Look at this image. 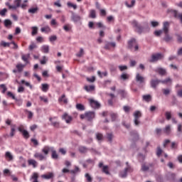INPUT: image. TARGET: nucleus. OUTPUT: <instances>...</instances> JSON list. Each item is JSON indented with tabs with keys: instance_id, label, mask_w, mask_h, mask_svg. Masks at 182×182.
<instances>
[{
	"instance_id": "6ab92c4d",
	"label": "nucleus",
	"mask_w": 182,
	"mask_h": 182,
	"mask_svg": "<svg viewBox=\"0 0 182 182\" xmlns=\"http://www.w3.org/2000/svg\"><path fill=\"white\" fill-rule=\"evenodd\" d=\"M51 157L54 160H58V159H59V155H58V152H56V150H55V148L53 147L51 149Z\"/></svg>"
},
{
	"instance_id": "680f3d73",
	"label": "nucleus",
	"mask_w": 182,
	"mask_h": 182,
	"mask_svg": "<svg viewBox=\"0 0 182 182\" xmlns=\"http://www.w3.org/2000/svg\"><path fill=\"white\" fill-rule=\"evenodd\" d=\"M8 12V10L6 9H3L1 11H0V15L1 16H5V15H6V13Z\"/></svg>"
},
{
	"instance_id": "c03bdc74",
	"label": "nucleus",
	"mask_w": 182,
	"mask_h": 182,
	"mask_svg": "<svg viewBox=\"0 0 182 182\" xmlns=\"http://www.w3.org/2000/svg\"><path fill=\"white\" fill-rule=\"evenodd\" d=\"M135 4H136V0H132L131 4H129V3H127V1L125 2V5H126V6H127V8H133V6H134Z\"/></svg>"
},
{
	"instance_id": "0eeeda50",
	"label": "nucleus",
	"mask_w": 182,
	"mask_h": 182,
	"mask_svg": "<svg viewBox=\"0 0 182 182\" xmlns=\"http://www.w3.org/2000/svg\"><path fill=\"white\" fill-rule=\"evenodd\" d=\"M63 120H65L67 124H70L72 123V120H73V117L69 115L68 113L65 112L62 116Z\"/></svg>"
},
{
	"instance_id": "3c124183",
	"label": "nucleus",
	"mask_w": 182,
	"mask_h": 182,
	"mask_svg": "<svg viewBox=\"0 0 182 182\" xmlns=\"http://www.w3.org/2000/svg\"><path fill=\"white\" fill-rule=\"evenodd\" d=\"M165 117H166V120L171 119V112H168V111L166 112Z\"/></svg>"
},
{
	"instance_id": "13d9d810",
	"label": "nucleus",
	"mask_w": 182,
	"mask_h": 182,
	"mask_svg": "<svg viewBox=\"0 0 182 182\" xmlns=\"http://www.w3.org/2000/svg\"><path fill=\"white\" fill-rule=\"evenodd\" d=\"M26 113H28V119H31L32 117H33V112L31 111H29L28 109L26 110Z\"/></svg>"
},
{
	"instance_id": "39448f33",
	"label": "nucleus",
	"mask_w": 182,
	"mask_h": 182,
	"mask_svg": "<svg viewBox=\"0 0 182 182\" xmlns=\"http://www.w3.org/2000/svg\"><path fill=\"white\" fill-rule=\"evenodd\" d=\"M164 55L161 53H156L152 54L151 59L149 60L151 63H154V62H157L158 60H161L163 59Z\"/></svg>"
},
{
	"instance_id": "774afa93",
	"label": "nucleus",
	"mask_w": 182,
	"mask_h": 182,
	"mask_svg": "<svg viewBox=\"0 0 182 182\" xmlns=\"http://www.w3.org/2000/svg\"><path fill=\"white\" fill-rule=\"evenodd\" d=\"M171 148L172 149V150H176V149H177V143L171 142Z\"/></svg>"
},
{
	"instance_id": "79ce46f5",
	"label": "nucleus",
	"mask_w": 182,
	"mask_h": 182,
	"mask_svg": "<svg viewBox=\"0 0 182 182\" xmlns=\"http://www.w3.org/2000/svg\"><path fill=\"white\" fill-rule=\"evenodd\" d=\"M11 26H12V21H11V20L6 19L4 21V26H6V28H11Z\"/></svg>"
},
{
	"instance_id": "393cba45",
	"label": "nucleus",
	"mask_w": 182,
	"mask_h": 182,
	"mask_svg": "<svg viewBox=\"0 0 182 182\" xmlns=\"http://www.w3.org/2000/svg\"><path fill=\"white\" fill-rule=\"evenodd\" d=\"M41 31L43 33H49V32H50L51 29H50V27H49V26H46L41 28Z\"/></svg>"
},
{
	"instance_id": "ddd939ff",
	"label": "nucleus",
	"mask_w": 182,
	"mask_h": 182,
	"mask_svg": "<svg viewBox=\"0 0 182 182\" xmlns=\"http://www.w3.org/2000/svg\"><path fill=\"white\" fill-rule=\"evenodd\" d=\"M53 148V146H45L42 149L41 151L42 153L44 154V156H48V154H49V151H52V149Z\"/></svg>"
},
{
	"instance_id": "e433bc0d",
	"label": "nucleus",
	"mask_w": 182,
	"mask_h": 182,
	"mask_svg": "<svg viewBox=\"0 0 182 182\" xmlns=\"http://www.w3.org/2000/svg\"><path fill=\"white\" fill-rule=\"evenodd\" d=\"M119 95H121L122 99H124V97H127V92L124 90H119L118 91Z\"/></svg>"
},
{
	"instance_id": "cd10ccee",
	"label": "nucleus",
	"mask_w": 182,
	"mask_h": 182,
	"mask_svg": "<svg viewBox=\"0 0 182 182\" xmlns=\"http://www.w3.org/2000/svg\"><path fill=\"white\" fill-rule=\"evenodd\" d=\"M42 178H45L46 180H50V178H53V173H48L47 174H43L41 176Z\"/></svg>"
},
{
	"instance_id": "f3484780",
	"label": "nucleus",
	"mask_w": 182,
	"mask_h": 182,
	"mask_svg": "<svg viewBox=\"0 0 182 182\" xmlns=\"http://www.w3.org/2000/svg\"><path fill=\"white\" fill-rule=\"evenodd\" d=\"M136 82H139L141 85V83H144V77L141 76L139 73H137L136 75Z\"/></svg>"
},
{
	"instance_id": "0e129e2a",
	"label": "nucleus",
	"mask_w": 182,
	"mask_h": 182,
	"mask_svg": "<svg viewBox=\"0 0 182 182\" xmlns=\"http://www.w3.org/2000/svg\"><path fill=\"white\" fill-rule=\"evenodd\" d=\"M118 68H119L120 72H123V70H127V65H119Z\"/></svg>"
},
{
	"instance_id": "69168bd1",
	"label": "nucleus",
	"mask_w": 182,
	"mask_h": 182,
	"mask_svg": "<svg viewBox=\"0 0 182 182\" xmlns=\"http://www.w3.org/2000/svg\"><path fill=\"white\" fill-rule=\"evenodd\" d=\"M39 99L40 100H41V102H44V103H48V97H46L40 96Z\"/></svg>"
},
{
	"instance_id": "1a4fd4ad",
	"label": "nucleus",
	"mask_w": 182,
	"mask_h": 182,
	"mask_svg": "<svg viewBox=\"0 0 182 182\" xmlns=\"http://www.w3.org/2000/svg\"><path fill=\"white\" fill-rule=\"evenodd\" d=\"M89 102L90 105L91 106V107H92V109H100V103H99V102L93 99H90Z\"/></svg>"
},
{
	"instance_id": "f03ea898",
	"label": "nucleus",
	"mask_w": 182,
	"mask_h": 182,
	"mask_svg": "<svg viewBox=\"0 0 182 182\" xmlns=\"http://www.w3.org/2000/svg\"><path fill=\"white\" fill-rule=\"evenodd\" d=\"M168 82H171V79L167 78L166 80H160L159 79H152L150 81V85H151V87H152V89H157V86H159L160 83L166 84Z\"/></svg>"
},
{
	"instance_id": "423d86ee",
	"label": "nucleus",
	"mask_w": 182,
	"mask_h": 182,
	"mask_svg": "<svg viewBox=\"0 0 182 182\" xmlns=\"http://www.w3.org/2000/svg\"><path fill=\"white\" fill-rule=\"evenodd\" d=\"M128 48H129V49H133L134 48V50H139V45L136 39L132 38L128 42Z\"/></svg>"
},
{
	"instance_id": "c85d7f7f",
	"label": "nucleus",
	"mask_w": 182,
	"mask_h": 182,
	"mask_svg": "<svg viewBox=\"0 0 182 182\" xmlns=\"http://www.w3.org/2000/svg\"><path fill=\"white\" fill-rule=\"evenodd\" d=\"M66 95L63 94L60 98H58V102L60 103L63 102L65 105H68V99L65 98Z\"/></svg>"
},
{
	"instance_id": "f257e3e1",
	"label": "nucleus",
	"mask_w": 182,
	"mask_h": 182,
	"mask_svg": "<svg viewBox=\"0 0 182 182\" xmlns=\"http://www.w3.org/2000/svg\"><path fill=\"white\" fill-rule=\"evenodd\" d=\"M21 2H22V0H14V5H11V3L6 2V6H8L9 9H12L13 11H16V9H18V8H21V9H26V7L28 6V2H29V1L24 0L22 4H21Z\"/></svg>"
},
{
	"instance_id": "2f4dec72",
	"label": "nucleus",
	"mask_w": 182,
	"mask_h": 182,
	"mask_svg": "<svg viewBox=\"0 0 182 182\" xmlns=\"http://www.w3.org/2000/svg\"><path fill=\"white\" fill-rule=\"evenodd\" d=\"M143 100L149 103V102H151V95H145L142 96Z\"/></svg>"
},
{
	"instance_id": "603ef678",
	"label": "nucleus",
	"mask_w": 182,
	"mask_h": 182,
	"mask_svg": "<svg viewBox=\"0 0 182 182\" xmlns=\"http://www.w3.org/2000/svg\"><path fill=\"white\" fill-rule=\"evenodd\" d=\"M150 168V167L149 166H147L145 164H143L142 165H141V170L142 171H148V170Z\"/></svg>"
},
{
	"instance_id": "7c9ffc66",
	"label": "nucleus",
	"mask_w": 182,
	"mask_h": 182,
	"mask_svg": "<svg viewBox=\"0 0 182 182\" xmlns=\"http://www.w3.org/2000/svg\"><path fill=\"white\" fill-rule=\"evenodd\" d=\"M84 89L86 92H93L95 90V85H85Z\"/></svg>"
},
{
	"instance_id": "49530a36",
	"label": "nucleus",
	"mask_w": 182,
	"mask_h": 182,
	"mask_svg": "<svg viewBox=\"0 0 182 182\" xmlns=\"http://www.w3.org/2000/svg\"><path fill=\"white\" fill-rule=\"evenodd\" d=\"M113 134L112 133H107V139H108V141H109L110 143H112V141H113Z\"/></svg>"
},
{
	"instance_id": "c756f323",
	"label": "nucleus",
	"mask_w": 182,
	"mask_h": 182,
	"mask_svg": "<svg viewBox=\"0 0 182 182\" xmlns=\"http://www.w3.org/2000/svg\"><path fill=\"white\" fill-rule=\"evenodd\" d=\"M88 150L89 149L86 146H80L78 148V151H80V153H82V154L87 153Z\"/></svg>"
},
{
	"instance_id": "37998d69",
	"label": "nucleus",
	"mask_w": 182,
	"mask_h": 182,
	"mask_svg": "<svg viewBox=\"0 0 182 182\" xmlns=\"http://www.w3.org/2000/svg\"><path fill=\"white\" fill-rule=\"evenodd\" d=\"M76 109L77 110H80V112H83V110H85L86 108L85 107V105H83L82 104H77Z\"/></svg>"
},
{
	"instance_id": "b1692460",
	"label": "nucleus",
	"mask_w": 182,
	"mask_h": 182,
	"mask_svg": "<svg viewBox=\"0 0 182 182\" xmlns=\"http://www.w3.org/2000/svg\"><path fill=\"white\" fill-rule=\"evenodd\" d=\"M53 119H57V117H54ZM52 119H53V117L49 118L50 122H51L52 126H53V127H56L57 129H59V126H60L59 122H53V121H52Z\"/></svg>"
},
{
	"instance_id": "4d7b16f0",
	"label": "nucleus",
	"mask_w": 182,
	"mask_h": 182,
	"mask_svg": "<svg viewBox=\"0 0 182 182\" xmlns=\"http://www.w3.org/2000/svg\"><path fill=\"white\" fill-rule=\"evenodd\" d=\"M63 29L64 31H65V32H69V31L72 29V27L70 26V25L66 24L63 26Z\"/></svg>"
},
{
	"instance_id": "bb28decb",
	"label": "nucleus",
	"mask_w": 182,
	"mask_h": 182,
	"mask_svg": "<svg viewBox=\"0 0 182 182\" xmlns=\"http://www.w3.org/2000/svg\"><path fill=\"white\" fill-rule=\"evenodd\" d=\"M132 137H133V140H138L139 139V134L137 131H132L130 132Z\"/></svg>"
},
{
	"instance_id": "412c9836",
	"label": "nucleus",
	"mask_w": 182,
	"mask_h": 182,
	"mask_svg": "<svg viewBox=\"0 0 182 182\" xmlns=\"http://www.w3.org/2000/svg\"><path fill=\"white\" fill-rule=\"evenodd\" d=\"M28 166H33V168L38 167V162L35 159H28Z\"/></svg>"
},
{
	"instance_id": "4be33fe9",
	"label": "nucleus",
	"mask_w": 182,
	"mask_h": 182,
	"mask_svg": "<svg viewBox=\"0 0 182 182\" xmlns=\"http://www.w3.org/2000/svg\"><path fill=\"white\" fill-rule=\"evenodd\" d=\"M115 47H116V43L107 42L105 46V49L109 50V49H110V48H115Z\"/></svg>"
},
{
	"instance_id": "f704fd0d",
	"label": "nucleus",
	"mask_w": 182,
	"mask_h": 182,
	"mask_svg": "<svg viewBox=\"0 0 182 182\" xmlns=\"http://www.w3.org/2000/svg\"><path fill=\"white\" fill-rule=\"evenodd\" d=\"M18 73H21L23 70V68H25V65L23 64H17L16 66Z\"/></svg>"
},
{
	"instance_id": "a18cd8bd",
	"label": "nucleus",
	"mask_w": 182,
	"mask_h": 182,
	"mask_svg": "<svg viewBox=\"0 0 182 182\" xmlns=\"http://www.w3.org/2000/svg\"><path fill=\"white\" fill-rule=\"evenodd\" d=\"M96 139L98 141H102L103 140V134L102 133H97L96 134Z\"/></svg>"
},
{
	"instance_id": "473e14b6",
	"label": "nucleus",
	"mask_w": 182,
	"mask_h": 182,
	"mask_svg": "<svg viewBox=\"0 0 182 182\" xmlns=\"http://www.w3.org/2000/svg\"><path fill=\"white\" fill-rule=\"evenodd\" d=\"M38 48V46L36 43L31 42V44L28 46V50L32 52V50H34V49Z\"/></svg>"
},
{
	"instance_id": "a878e982",
	"label": "nucleus",
	"mask_w": 182,
	"mask_h": 182,
	"mask_svg": "<svg viewBox=\"0 0 182 182\" xmlns=\"http://www.w3.org/2000/svg\"><path fill=\"white\" fill-rule=\"evenodd\" d=\"M71 19H72V21H73V22H79V21H80L81 18L80 17L79 15H76V14H74V13H73Z\"/></svg>"
},
{
	"instance_id": "6e6d98bb",
	"label": "nucleus",
	"mask_w": 182,
	"mask_h": 182,
	"mask_svg": "<svg viewBox=\"0 0 182 182\" xmlns=\"http://www.w3.org/2000/svg\"><path fill=\"white\" fill-rule=\"evenodd\" d=\"M87 81L90 82V83H93L96 81V77L92 76V77H87Z\"/></svg>"
},
{
	"instance_id": "c9c22d12",
	"label": "nucleus",
	"mask_w": 182,
	"mask_h": 182,
	"mask_svg": "<svg viewBox=\"0 0 182 182\" xmlns=\"http://www.w3.org/2000/svg\"><path fill=\"white\" fill-rule=\"evenodd\" d=\"M119 177L122 178H126L127 177V169L125 168L124 171L119 172Z\"/></svg>"
},
{
	"instance_id": "72a5a7b5",
	"label": "nucleus",
	"mask_w": 182,
	"mask_h": 182,
	"mask_svg": "<svg viewBox=\"0 0 182 182\" xmlns=\"http://www.w3.org/2000/svg\"><path fill=\"white\" fill-rule=\"evenodd\" d=\"M129 78L130 75L127 73H122L120 76V79H122V80H129Z\"/></svg>"
},
{
	"instance_id": "f8f14e48",
	"label": "nucleus",
	"mask_w": 182,
	"mask_h": 182,
	"mask_svg": "<svg viewBox=\"0 0 182 182\" xmlns=\"http://www.w3.org/2000/svg\"><path fill=\"white\" fill-rule=\"evenodd\" d=\"M34 157L35 159H37V160H39V161H43V160H46V156L39 152L34 154Z\"/></svg>"
},
{
	"instance_id": "4c0bfd02",
	"label": "nucleus",
	"mask_w": 182,
	"mask_h": 182,
	"mask_svg": "<svg viewBox=\"0 0 182 182\" xmlns=\"http://www.w3.org/2000/svg\"><path fill=\"white\" fill-rule=\"evenodd\" d=\"M89 18H91L92 19L96 18V11L95 10L92 9V10L90 11Z\"/></svg>"
},
{
	"instance_id": "dca6fc26",
	"label": "nucleus",
	"mask_w": 182,
	"mask_h": 182,
	"mask_svg": "<svg viewBox=\"0 0 182 182\" xmlns=\"http://www.w3.org/2000/svg\"><path fill=\"white\" fill-rule=\"evenodd\" d=\"M168 28H170V23L168 21L164 22L162 31L164 33H168Z\"/></svg>"
},
{
	"instance_id": "09e8293b",
	"label": "nucleus",
	"mask_w": 182,
	"mask_h": 182,
	"mask_svg": "<svg viewBox=\"0 0 182 182\" xmlns=\"http://www.w3.org/2000/svg\"><path fill=\"white\" fill-rule=\"evenodd\" d=\"M162 153H163V149H161L160 146H158L156 149V156L158 157H160Z\"/></svg>"
},
{
	"instance_id": "a211bd4d",
	"label": "nucleus",
	"mask_w": 182,
	"mask_h": 182,
	"mask_svg": "<svg viewBox=\"0 0 182 182\" xmlns=\"http://www.w3.org/2000/svg\"><path fill=\"white\" fill-rule=\"evenodd\" d=\"M163 133H164L167 136L170 135V134L171 133V126L166 125L165 128L163 129Z\"/></svg>"
},
{
	"instance_id": "5fc2aeb1",
	"label": "nucleus",
	"mask_w": 182,
	"mask_h": 182,
	"mask_svg": "<svg viewBox=\"0 0 182 182\" xmlns=\"http://www.w3.org/2000/svg\"><path fill=\"white\" fill-rule=\"evenodd\" d=\"M164 41H165V42H170V41H171V37L168 36V33H165Z\"/></svg>"
},
{
	"instance_id": "4468645a",
	"label": "nucleus",
	"mask_w": 182,
	"mask_h": 182,
	"mask_svg": "<svg viewBox=\"0 0 182 182\" xmlns=\"http://www.w3.org/2000/svg\"><path fill=\"white\" fill-rule=\"evenodd\" d=\"M31 59V54H23L21 55V60L25 62L26 65H28L29 63V60Z\"/></svg>"
},
{
	"instance_id": "9d476101",
	"label": "nucleus",
	"mask_w": 182,
	"mask_h": 182,
	"mask_svg": "<svg viewBox=\"0 0 182 182\" xmlns=\"http://www.w3.org/2000/svg\"><path fill=\"white\" fill-rule=\"evenodd\" d=\"M98 167L102 168V173L105 174L109 175L110 172L109 171V166H103V162H100Z\"/></svg>"
},
{
	"instance_id": "864d4df0",
	"label": "nucleus",
	"mask_w": 182,
	"mask_h": 182,
	"mask_svg": "<svg viewBox=\"0 0 182 182\" xmlns=\"http://www.w3.org/2000/svg\"><path fill=\"white\" fill-rule=\"evenodd\" d=\"M97 75L100 77H103V76L106 77L107 76V72H104V73H102L100 71H97Z\"/></svg>"
},
{
	"instance_id": "bf43d9fd",
	"label": "nucleus",
	"mask_w": 182,
	"mask_h": 182,
	"mask_svg": "<svg viewBox=\"0 0 182 182\" xmlns=\"http://www.w3.org/2000/svg\"><path fill=\"white\" fill-rule=\"evenodd\" d=\"M67 5H68V6H69V8H73V9H77V6L76 4H73L70 2H68Z\"/></svg>"
},
{
	"instance_id": "de8ad7c7",
	"label": "nucleus",
	"mask_w": 182,
	"mask_h": 182,
	"mask_svg": "<svg viewBox=\"0 0 182 182\" xmlns=\"http://www.w3.org/2000/svg\"><path fill=\"white\" fill-rule=\"evenodd\" d=\"M31 29H32L31 35H32V36H35V35H36V33H38V27L33 26L31 28Z\"/></svg>"
},
{
	"instance_id": "20e7f679",
	"label": "nucleus",
	"mask_w": 182,
	"mask_h": 182,
	"mask_svg": "<svg viewBox=\"0 0 182 182\" xmlns=\"http://www.w3.org/2000/svg\"><path fill=\"white\" fill-rule=\"evenodd\" d=\"M130 23L133 26V28H135L136 32H137L138 33H143V31H144V28H143V26H141V25H140L139 22H137V21L134 20L131 21Z\"/></svg>"
},
{
	"instance_id": "8fccbe9b",
	"label": "nucleus",
	"mask_w": 182,
	"mask_h": 182,
	"mask_svg": "<svg viewBox=\"0 0 182 182\" xmlns=\"http://www.w3.org/2000/svg\"><path fill=\"white\" fill-rule=\"evenodd\" d=\"M85 177L87 182H92L93 181V178H92V176H90V174L85 173Z\"/></svg>"
},
{
	"instance_id": "aec40b11",
	"label": "nucleus",
	"mask_w": 182,
	"mask_h": 182,
	"mask_svg": "<svg viewBox=\"0 0 182 182\" xmlns=\"http://www.w3.org/2000/svg\"><path fill=\"white\" fill-rule=\"evenodd\" d=\"M155 72H156V73H159V75H161V76H164V75H166V73H167V72L166 71V69L162 68H157Z\"/></svg>"
},
{
	"instance_id": "338daca9",
	"label": "nucleus",
	"mask_w": 182,
	"mask_h": 182,
	"mask_svg": "<svg viewBox=\"0 0 182 182\" xmlns=\"http://www.w3.org/2000/svg\"><path fill=\"white\" fill-rule=\"evenodd\" d=\"M58 39V37L56 36H51L49 37L50 42H55Z\"/></svg>"
},
{
	"instance_id": "7ed1b4c3",
	"label": "nucleus",
	"mask_w": 182,
	"mask_h": 182,
	"mask_svg": "<svg viewBox=\"0 0 182 182\" xmlns=\"http://www.w3.org/2000/svg\"><path fill=\"white\" fill-rule=\"evenodd\" d=\"M95 116H96V114L95 113V112L89 111V112H85V114H80V117L82 120H83V119H86L88 122H92V120L94 119Z\"/></svg>"
},
{
	"instance_id": "2eb2a0df",
	"label": "nucleus",
	"mask_w": 182,
	"mask_h": 182,
	"mask_svg": "<svg viewBox=\"0 0 182 182\" xmlns=\"http://www.w3.org/2000/svg\"><path fill=\"white\" fill-rule=\"evenodd\" d=\"M171 12L173 14L174 18H177L178 19H180L181 23H182V13L178 14V12L176 10H171Z\"/></svg>"
},
{
	"instance_id": "ea45409f",
	"label": "nucleus",
	"mask_w": 182,
	"mask_h": 182,
	"mask_svg": "<svg viewBox=\"0 0 182 182\" xmlns=\"http://www.w3.org/2000/svg\"><path fill=\"white\" fill-rule=\"evenodd\" d=\"M38 11H39V8L38 7L31 8L28 9V14H38Z\"/></svg>"
},
{
	"instance_id": "6e6552de",
	"label": "nucleus",
	"mask_w": 182,
	"mask_h": 182,
	"mask_svg": "<svg viewBox=\"0 0 182 182\" xmlns=\"http://www.w3.org/2000/svg\"><path fill=\"white\" fill-rule=\"evenodd\" d=\"M134 124L135 126H139L140 124V121H139V118L141 117V112L140 111H136L134 113Z\"/></svg>"
},
{
	"instance_id": "052dcab7",
	"label": "nucleus",
	"mask_w": 182,
	"mask_h": 182,
	"mask_svg": "<svg viewBox=\"0 0 182 182\" xmlns=\"http://www.w3.org/2000/svg\"><path fill=\"white\" fill-rule=\"evenodd\" d=\"M22 134L24 137V139H29V132H28V131H23V132H22Z\"/></svg>"
},
{
	"instance_id": "e2e57ef3",
	"label": "nucleus",
	"mask_w": 182,
	"mask_h": 182,
	"mask_svg": "<svg viewBox=\"0 0 182 182\" xmlns=\"http://www.w3.org/2000/svg\"><path fill=\"white\" fill-rule=\"evenodd\" d=\"M170 143H171V141H170V139H166L164 141L163 146L166 149V147H167V145L170 144Z\"/></svg>"
},
{
	"instance_id": "58836bf2",
	"label": "nucleus",
	"mask_w": 182,
	"mask_h": 182,
	"mask_svg": "<svg viewBox=\"0 0 182 182\" xmlns=\"http://www.w3.org/2000/svg\"><path fill=\"white\" fill-rule=\"evenodd\" d=\"M41 51L43 52V53H49V46H43L41 47Z\"/></svg>"
},
{
	"instance_id": "9b49d317",
	"label": "nucleus",
	"mask_w": 182,
	"mask_h": 182,
	"mask_svg": "<svg viewBox=\"0 0 182 182\" xmlns=\"http://www.w3.org/2000/svg\"><path fill=\"white\" fill-rule=\"evenodd\" d=\"M15 127H16V125H11L10 134L5 135L4 137L6 139H8V137H14V136H15V133L16 132V129H15Z\"/></svg>"
},
{
	"instance_id": "a19ab883",
	"label": "nucleus",
	"mask_w": 182,
	"mask_h": 182,
	"mask_svg": "<svg viewBox=\"0 0 182 182\" xmlns=\"http://www.w3.org/2000/svg\"><path fill=\"white\" fill-rule=\"evenodd\" d=\"M41 86H42L41 87V90L43 92H48V90H49V85H48V84H42Z\"/></svg>"
},
{
	"instance_id": "5701e85b",
	"label": "nucleus",
	"mask_w": 182,
	"mask_h": 182,
	"mask_svg": "<svg viewBox=\"0 0 182 182\" xmlns=\"http://www.w3.org/2000/svg\"><path fill=\"white\" fill-rule=\"evenodd\" d=\"M5 158L7 160V161H12L14 160V156H12V154L9 151H6L5 154Z\"/></svg>"
}]
</instances>
